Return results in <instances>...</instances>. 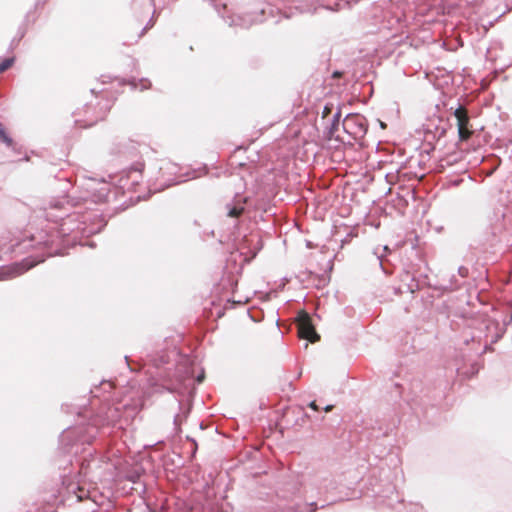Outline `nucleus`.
<instances>
[{"label":"nucleus","instance_id":"f3484780","mask_svg":"<svg viewBox=\"0 0 512 512\" xmlns=\"http://www.w3.org/2000/svg\"><path fill=\"white\" fill-rule=\"evenodd\" d=\"M339 117H340V114L339 113H336L334 118L337 119V121L339 120Z\"/></svg>","mask_w":512,"mask_h":512},{"label":"nucleus","instance_id":"7ed1b4c3","mask_svg":"<svg viewBox=\"0 0 512 512\" xmlns=\"http://www.w3.org/2000/svg\"><path fill=\"white\" fill-rule=\"evenodd\" d=\"M297 329L300 338L307 339L310 342L319 340V335L316 333L308 313L300 312L298 314Z\"/></svg>","mask_w":512,"mask_h":512},{"label":"nucleus","instance_id":"39448f33","mask_svg":"<svg viewBox=\"0 0 512 512\" xmlns=\"http://www.w3.org/2000/svg\"><path fill=\"white\" fill-rule=\"evenodd\" d=\"M454 116L457 120L459 139L462 141L467 140L470 137L471 132L467 129L469 118L464 107L459 106L455 109Z\"/></svg>","mask_w":512,"mask_h":512},{"label":"nucleus","instance_id":"423d86ee","mask_svg":"<svg viewBox=\"0 0 512 512\" xmlns=\"http://www.w3.org/2000/svg\"><path fill=\"white\" fill-rule=\"evenodd\" d=\"M263 12H264V10H261L260 14L255 18L249 17L247 19L246 17L237 16V19H234V18L230 17L229 18L230 20L227 22L229 23L230 26H241V27L248 28L253 23L261 21V16H262Z\"/></svg>","mask_w":512,"mask_h":512},{"label":"nucleus","instance_id":"1a4fd4ad","mask_svg":"<svg viewBox=\"0 0 512 512\" xmlns=\"http://www.w3.org/2000/svg\"><path fill=\"white\" fill-rule=\"evenodd\" d=\"M14 62V58L0 60V73L6 71Z\"/></svg>","mask_w":512,"mask_h":512},{"label":"nucleus","instance_id":"6ab92c4d","mask_svg":"<svg viewBox=\"0 0 512 512\" xmlns=\"http://www.w3.org/2000/svg\"><path fill=\"white\" fill-rule=\"evenodd\" d=\"M383 250L387 251V250H388V247H387V246H384V247H383Z\"/></svg>","mask_w":512,"mask_h":512},{"label":"nucleus","instance_id":"6e6552de","mask_svg":"<svg viewBox=\"0 0 512 512\" xmlns=\"http://www.w3.org/2000/svg\"><path fill=\"white\" fill-rule=\"evenodd\" d=\"M0 140L3 143H5L8 147H11L13 144L12 138L6 133L2 123H0Z\"/></svg>","mask_w":512,"mask_h":512},{"label":"nucleus","instance_id":"0eeeda50","mask_svg":"<svg viewBox=\"0 0 512 512\" xmlns=\"http://www.w3.org/2000/svg\"><path fill=\"white\" fill-rule=\"evenodd\" d=\"M226 208H227V215L229 217H233V218L239 217L243 213V211H244L243 205L231 206L230 204H228L226 206Z\"/></svg>","mask_w":512,"mask_h":512},{"label":"nucleus","instance_id":"f257e3e1","mask_svg":"<svg viewBox=\"0 0 512 512\" xmlns=\"http://www.w3.org/2000/svg\"><path fill=\"white\" fill-rule=\"evenodd\" d=\"M342 125L344 131L353 139L362 138L367 132L365 118L358 114L347 115Z\"/></svg>","mask_w":512,"mask_h":512},{"label":"nucleus","instance_id":"f03ea898","mask_svg":"<svg viewBox=\"0 0 512 512\" xmlns=\"http://www.w3.org/2000/svg\"><path fill=\"white\" fill-rule=\"evenodd\" d=\"M43 261H44L43 258H40V259L27 258V259H24L21 263H16V264H13V265L7 266V267H2L0 269V281L12 279L16 276H19L22 273H24L25 271L33 268L35 265H37L38 263L43 262Z\"/></svg>","mask_w":512,"mask_h":512},{"label":"nucleus","instance_id":"2eb2a0df","mask_svg":"<svg viewBox=\"0 0 512 512\" xmlns=\"http://www.w3.org/2000/svg\"><path fill=\"white\" fill-rule=\"evenodd\" d=\"M52 242H53V240H52V239H46V240L43 242V244H44L45 246H48V245H50Z\"/></svg>","mask_w":512,"mask_h":512},{"label":"nucleus","instance_id":"ddd939ff","mask_svg":"<svg viewBox=\"0 0 512 512\" xmlns=\"http://www.w3.org/2000/svg\"><path fill=\"white\" fill-rule=\"evenodd\" d=\"M141 85H142V89H146L150 85V82L148 80H142Z\"/></svg>","mask_w":512,"mask_h":512},{"label":"nucleus","instance_id":"4468645a","mask_svg":"<svg viewBox=\"0 0 512 512\" xmlns=\"http://www.w3.org/2000/svg\"><path fill=\"white\" fill-rule=\"evenodd\" d=\"M309 406H310L312 409H314V410H317V409H318V408H317V405H316V403H315V401H312V402L309 404Z\"/></svg>","mask_w":512,"mask_h":512},{"label":"nucleus","instance_id":"a211bd4d","mask_svg":"<svg viewBox=\"0 0 512 512\" xmlns=\"http://www.w3.org/2000/svg\"><path fill=\"white\" fill-rule=\"evenodd\" d=\"M185 180H186V179H179V180H177L175 183H180V182L185 181Z\"/></svg>","mask_w":512,"mask_h":512},{"label":"nucleus","instance_id":"20e7f679","mask_svg":"<svg viewBox=\"0 0 512 512\" xmlns=\"http://www.w3.org/2000/svg\"><path fill=\"white\" fill-rule=\"evenodd\" d=\"M512 315L504 321V325L501 326L495 319L487 318L485 320V329L487 331L486 337L490 338L491 343H496L505 333L506 326L511 323Z\"/></svg>","mask_w":512,"mask_h":512},{"label":"nucleus","instance_id":"dca6fc26","mask_svg":"<svg viewBox=\"0 0 512 512\" xmlns=\"http://www.w3.org/2000/svg\"><path fill=\"white\" fill-rule=\"evenodd\" d=\"M332 408H333V406H332V405H327V406L324 408V410H325L326 412H329V411H331V410H332Z\"/></svg>","mask_w":512,"mask_h":512},{"label":"nucleus","instance_id":"f8f14e48","mask_svg":"<svg viewBox=\"0 0 512 512\" xmlns=\"http://www.w3.org/2000/svg\"><path fill=\"white\" fill-rule=\"evenodd\" d=\"M66 225H67V222H66V221H64V222L61 224V229H60V231L58 232L59 234H61V235H63V236H64V235H66V234H68V233H69L70 229H69V228H67V229H66V228H65V226H66Z\"/></svg>","mask_w":512,"mask_h":512},{"label":"nucleus","instance_id":"9b49d317","mask_svg":"<svg viewBox=\"0 0 512 512\" xmlns=\"http://www.w3.org/2000/svg\"><path fill=\"white\" fill-rule=\"evenodd\" d=\"M64 202L68 203L67 201H59L56 204H51L50 209L52 210L54 208H58L59 207V208H63L65 210V212H66V211H68V209L64 208Z\"/></svg>","mask_w":512,"mask_h":512},{"label":"nucleus","instance_id":"9d476101","mask_svg":"<svg viewBox=\"0 0 512 512\" xmlns=\"http://www.w3.org/2000/svg\"><path fill=\"white\" fill-rule=\"evenodd\" d=\"M64 215H66V217H68V218L70 217L69 214H66V213H63L61 215H53L52 213L47 214V216L53 218L54 221H58V219H60V220L67 222V220L64 219Z\"/></svg>","mask_w":512,"mask_h":512}]
</instances>
